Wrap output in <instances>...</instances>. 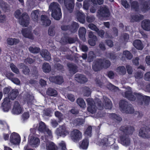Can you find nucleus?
Masks as SVG:
<instances>
[{"label": "nucleus", "mask_w": 150, "mask_h": 150, "mask_svg": "<svg viewBox=\"0 0 150 150\" xmlns=\"http://www.w3.org/2000/svg\"><path fill=\"white\" fill-rule=\"evenodd\" d=\"M86 33V30L85 28L81 27L79 28V36L80 38L84 41L86 40L85 35Z\"/></svg>", "instance_id": "nucleus-27"}, {"label": "nucleus", "mask_w": 150, "mask_h": 150, "mask_svg": "<svg viewBox=\"0 0 150 150\" xmlns=\"http://www.w3.org/2000/svg\"><path fill=\"white\" fill-rule=\"evenodd\" d=\"M39 14V12L38 10H35L32 12L31 13V16L32 19L34 21H37Z\"/></svg>", "instance_id": "nucleus-38"}, {"label": "nucleus", "mask_w": 150, "mask_h": 150, "mask_svg": "<svg viewBox=\"0 0 150 150\" xmlns=\"http://www.w3.org/2000/svg\"><path fill=\"white\" fill-rule=\"evenodd\" d=\"M77 103L79 106L83 108L86 107V104L84 100L82 98H79L76 100Z\"/></svg>", "instance_id": "nucleus-43"}, {"label": "nucleus", "mask_w": 150, "mask_h": 150, "mask_svg": "<svg viewBox=\"0 0 150 150\" xmlns=\"http://www.w3.org/2000/svg\"><path fill=\"white\" fill-rule=\"evenodd\" d=\"M121 110L126 113H132L134 112V110L131 105L125 100H122L119 103Z\"/></svg>", "instance_id": "nucleus-8"}, {"label": "nucleus", "mask_w": 150, "mask_h": 150, "mask_svg": "<svg viewBox=\"0 0 150 150\" xmlns=\"http://www.w3.org/2000/svg\"><path fill=\"white\" fill-rule=\"evenodd\" d=\"M102 100V103L100 100L98 98H96L95 102H93L91 98H88L86 99V101L89 105L88 108V111L91 113H95L96 110V107L93 104L94 102L95 106H97L98 109L101 110L103 108L104 106L106 109H110L112 106V103L110 100L106 97L103 96Z\"/></svg>", "instance_id": "nucleus-1"}, {"label": "nucleus", "mask_w": 150, "mask_h": 150, "mask_svg": "<svg viewBox=\"0 0 150 150\" xmlns=\"http://www.w3.org/2000/svg\"><path fill=\"white\" fill-rule=\"evenodd\" d=\"M7 41L8 44L11 45H12L18 43L19 40L18 39L9 38L7 39Z\"/></svg>", "instance_id": "nucleus-32"}, {"label": "nucleus", "mask_w": 150, "mask_h": 150, "mask_svg": "<svg viewBox=\"0 0 150 150\" xmlns=\"http://www.w3.org/2000/svg\"><path fill=\"white\" fill-rule=\"evenodd\" d=\"M92 128L91 126L88 127L85 132L84 134L86 136L90 137L91 135V132Z\"/></svg>", "instance_id": "nucleus-50"}, {"label": "nucleus", "mask_w": 150, "mask_h": 150, "mask_svg": "<svg viewBox=\"0 0 150 150\" xmlns=\"http://www.w3.org/2000/svg\"><path fill=\"white\" fill-rule=\"evenodd\" d=\"M66 97L71 102H74L75 100L74 96L71 94H68Z\"/></svg>", "instance_id": "nucleus-62"}, {"label": "nucleus", "mask_w": 150, "mask_h": 150, "mask_svg": "<svg viewBox=\"0 0 150 150\" xmlns=\"http://www.w3.org/2000/svg\"><path fill=\"white\" fill-rule=\"evenodd\" d=\"M40 54L45 60L48 61L51 59L50 54L47 50H42L40 52Z\"/></svg>", "instance_id": "nucleus-25"}, {"label": "nucleus", "mask_w": 150, "mask_h": 150, "mask_svg": "<svg viewBox=\"0 0 150 150\" xmlns=\"http://www.w3.org/2000/svg\"><path fill=\"white\" fill-rule=\"evenodd\" d=\"M1 7L2 8L3 10L5 11H6L9 9V5L3 2L2 4L1 5Z\"/></svg>", "instance_id": "nucleus-56"}, {"label": "nucleus", "mask_w": 150, "mask_h": 150, "mask_svg": "<svg viewBox=\"0 0 150 150\" xmlns=\"http://www.w3.org/2000/svg\"><path fill=\"white\" fill-rule=\"evenodd\" d=\"M144 78L146 81H150V71L147 72L145 74Z\"/></svg>", "instance_id": "nucleus-64"}, {"label": "nucleus", "mask_w": 150, "mask_h": 150, "mask_svg": "<svg viewBox=\"0 0 150 150\" xmlns=\"http://www.w3.org/2000/svg\"><path fill=\"white\" fill-rule=\"evenodd\" d=\"M67 66L71 73L74 74L77 72V67L75 65L71 63H69L67 64Z\"/></svg>", "instance_id": "nucleus-35"}, {"label": "nucleus", "mask_w": 150, "mask_h": 150, "mask_svg": "<svg viewBox=\"0 0 150 150\" xmlns=\"http://www.w3.org/2000/svg\"><path fill=\"white\" fill-rule=\"evenodd\" d=\"M115 136L113 135L108 136L99 140L98 144L100 146H111L115 143Z\"/></svg>", "instance_id": "nucleus-7"}, {"label": "nucleus", "mask_w": 150, "mask_h": 150, "mask_svg": "<svg viewBox=\"0 0 150 150\" xmlns=\"http://www.w3.org/2000/svg\"><path fill=\"white\" fill-rule=\"evenodd\" d=\"M110 65V61L105 58L97 59L93 62L92 65L93 69L95 71H98L102 68H107Z\"/></svg>", "instance_id": "nucleus-4"}, {"label": "nucleus", "mask_w": 150, "mask_h": 150, "mask_svg": "<svg viewBox=\"0 0 150 150\" xmlns=\"http://www.w3.org/2000/svg\"><path fill=\"white\" fill-rule=\"evenodd\" d=\"M42 69L44 72L49 73L51 70V67L48 63L45 62L42 65Z\"/></svg>", "instance_id": "nucleus-29"}, {"label": "nucleus", "mask_w": 150, "mask_h": 150, "mask_svg": "<svg viewBox=\"0 0 150 150\" xmlns=\"http://www.w3.org/2000/svg\"><path fill=\"white\" fill-rule=\"evenodd\" d=\"M133 44L134 47L138 50H142L143 48L141 41L139 40H135Z\"/></svg>", "instance_id": "nucleus-30"}, {"label": "nucleus", "mask_w": 150, "mask_h": 150, "mask_svg": "<svg viewBox=\"0 0 150 150\" xmlns=\"http://www.w3.org/2000/svg\"><path fill=\"white\" fill-rule=\"evenodd\" d=\"M41 21L42 24L45 26H49L51 23V21L45 15H42L41 16Z\"/></svg>", "instance_id": "nucleus-24"}, {"label": "nucleus", "mask_w": 150, "mask_h": 150, "mask_svg": "<svg viewBox=\"0 0 150 150\" xmlns=\"http://www.w3.org/2000/svg\"><path fill=\"white\" fill-rule=\"evenodd\" d=\"M10 67L11 70L14 73L18 74L20 73L18 69L13 63H11L10 64Z\"/></svg>", "instance_id": "nucleus-44"}, {"label": "nucleus", "mask_w": 150, "mask_h": 150, "mask_svg": "<svg viewBox=\"0 0 150 150\" xmlns=\"http://www.w3.org/2000/svg\"><path fill=\"white\" fill-rule=\"evenodd\" d=\"M150 8V1H148L145 2L142 8L143 11H146Z\"/></svg>", "instance_id": "nucleus-42"}, {"label": "nucleus", "mask_w": 150, "mask_h": 150, "mask_svg": "<svg viewBox=\"0 0 150 150\" xmlns=\"http://www.w3.org/2000/svg\"><path fill=\"white\" fill-rule=\"evenodd\" d=\"M75 79L76 81L81 83H85L88 81L87 79L84 75L78 74L75 75Z\"/></svg>", "instance_id": "nucleus-22"}, {"label": "nucleus", "mask_w": 150, "mask_h": 150, "mask_svg": "<svg viewBox=\"0 0 150 150\" xmlns=\"http://www.w3.org/2000/svg\"><path fill=\"white\" fill-rule=\"evenodd\" d=\"M21 141V138L19 135L17 133H13L10 136V141L12 144H18Z\"/></svg>", "instance_id": "nucleus-15"}, {"label": "nucleus", "mask_w": 150, "mask_h": 150, "mask_svg": "<svg viewBox=\"0 0 150 150\" xmlns=\"http://www.w3.org/2000/svg\"><path fill=\"white\" fill-rule=\"evenodd\" d=\"M88 140L87 139H84L80 144V148L83 149H87L88 145Z\"/></svg>", "instance_id": "nucleus-33"}, {"label": "nucleus", "mask_w": 150, "mask_h": 150, "mask_svg": "<svg viewBox=\"0 0 150 150\" xmlns=\"http://www.w3.org/2000/svg\"><path fill=\"white\" fill-rule=\"evenodd\" d=\"M21 12L20 10H17L15 13V16L19 19V23L23 26L26 27L28 25L29 18L28 14L24 13L21 16Z\"/></svg>", "instance_id": "nucleus-6"}, {"label": "nucleus", "mask_w": 150, "mask_h": 150, "mask_svg": "<svg viewBox=\"0 0 150 150\" xmlns=\"http://www.w3.org/2000/svg\"><path fill=\"white\" fill-rule=\"evenodd\" d=\"M39 139L37 137L33 136L30 134L29 137L28 144H30L33 147H36L40 144Z\"/></svg>", "instance_id": "nucleus-14"}, {"label": "nucleus", "mask_w": 150, "mask_h": 150, "mask_svg": "<svg viewBox=\"0 0 150 150\" xmlns=\"http://www.w3.org/2000/svg\"><path fill=\"white\" fill-rule=\"evenodd\" d=\"M116 71L119 74L123 75L126 73V70L123 66H120L117 68L115 69Z\"/></svg>", "instance_id": "nucleus-28"}, {"label": "nucleus", "mask_w": 150, "mask_h": 150, "mask_svg": "<svg viewBox=\"0 0 150 150\" xmlns=\"http://www.w3.org/2000/svg\"><path fill=\"white\" fill-rule=\"evenodd\" d=\"M19 94L18 90L17 89H12L10 91L8 95V97L4 99L3 103L2 104L1 108L4 112L8 111L11 108V101L10 99L14 100Z\"/></svg>", "instance_id": "nucleus-3"}, {"label": "nucleus", "mask_w": 150, "mask_h": 150, "mask_svg": "<svg viewBox=\"0 0 150 150\" xmlns=\"http://www.w3.org/2000/svg\"><path fill=\"white\" fill-rule=\"evenodd\" d=\"M23 108L19 102L15 101L13 103V107L12 109V112L14 114L19 115L23 111Z\"/></svg>", "instance_id": "nucleus-12"}, {"label": "nucleus", "mask_w": 150, "mask_h": 150, "mask_svg": "<svg viewBox=\"0 0 150 150\" xmlns=\"http://www.w3.org/2000/svg\"><path fill=\"white\" fill-rule=\"evenodd\" d=\"M59 145L60 148H61L62 150H66V144L64 141H62L59 144Z\"/></svg>", "instance_id": "nucleus-63"}, {"label": "nucleus", "mask_w": 150, "mask_h": 150, "mask_svg": "<svg viewBox=\"0 0 150 150\" xmlns=\"http://www.w3.org/2000/svg\"><path fill=\"white\" fill-rule=\"evenodd\" d=\"M100 15L103 17H109L110 15V12L108 8L105 6L102 7L99 10Z\"/></svg>", "instance_id": "nucleus-21"}, {"label": "nucleus", "mask_w": 150, "mask_h": 150, "mask_svg": "<svg viewBox=\"0 0 150 150\" xmlns=\"http://www.w3.org/2000/svg\"><path fill=\"white\" fill-rule=\"evenodd\" d=\"M55 30L54 28L52 27H50L49 29L48 33V34L51 36H53L55 34Z\"/></svg>", "instance_id": "nucleus-53"}, {"label": "nucleus", "mask_w": 150, "mask_h": 150, "mask_svg": "<svg viewBox=\"0 0 150 150\" xmlns=\"http://www.w3.org/2000/svg\"><path fill=\"white\" fill-rule=\"evenodd\" d=\"M123 54L128 59H131L133 57V56L131 53L128 51H124L123 52Z\"/></svg>", "instance_id": "nucleus-47"}, {"label": "nucleus", "mask_w": 150, "mask_h": 150, "mask_svg": "<svg viewBox=\"0 0 150 150\" xmlns=\"http://www.w3.org/2000/svg\"><path fill=\"white\" fill-rule=\"evenodd\" d=\"M83 92L84 96L86 97L89 96L91 93V89L88 87L86 86L83 87Z\"/></svg>", "instance_id": "nucleus-39"}, {"label": "nucleus", "mask_w": 150, "mask_h": 150, "mask_svg": "<svg viewBox=\"0 0 150 150\" xmlns=\"http://www.w3.org/2000/svg\"><path fill=\"white\" fill-rule=\"evenodd\" d=\"M65 6L70 13L72 12L74 6V0H64Z\"/></svg>", "instance_id": "nucleus-16"}, {"label": "nucleus", "mask_w": 150, "mask_h": 150, "mask_svg": "<svg viewBox=\"0 0 150 150\" xmlns=\"http://www.w3.org/2000/svg\"><path fill=\"white\" fill-rule=\"evenodd\" d=\"M127 90L125 92L122 93V96L131 101H134L136 98H137L139 103L141 105H148L150 101V97L143 96L141 93H132L131 88L127 86L123 87Z\"/></svg>", "instance_id": "nucleus-2"}, {"label": "nucleus", "mask_w": 150, "mask_h": 150, "mask_svg": "<svg viewBox=\"0 0 150 150\" xmlns=\"http://www.w3.org/2000/svg\"><path fill=\"white\" fill-rule=\"evenodd\" d=\"M49 10L52 11V16L55 19L59 20L62 17L61 10L59 4L53 2L49 6Z\"/></svg>", "instance_id": "nucleus-5"}, {"label": "nucleus", "mask_w": 150, "mask_h": 150, "mask_svg": "<svg viewBox=\"0 0 150 150\" xmlns=\"http://www.w3.org/2000/svg\"><path fill=\"white\" fill-rule=\"evenodd\" d=\"M121 4L122 6L125 8H127L129 6L128 3L126 0H121Z\"/></svg>", "instance_id": "nucleus-61"}, {"label": "nucleus", "mask_w": 150, "mask_h": 150, "mask_svg": "<svg viewBox=\"0 0 150 150\" xmlns=\"http://www.w3.org/2000/svg\"><path fill=\"white\" fill-rule=\"evenodd\" d=\"M55 133L58 136L64 137L69 134V130L66 126L63 125L57 129Z\"/></svg>", "instance_id": "nucleus-11"}, {"label": "nucleus", "mask_w": 150, "mask_h": 150, "mask_svg": "<svg viewBox=\"0 0 150 150\" xmlns=\"http://www.w3.org/2000/svg\"><path fill=\"white\" fill-rule=\"evenodd\" d=\"M110 117L112 119L115 120L119 121H121L122 120L121 117L115 114H111L110 115Z\"/></svg>", "instance_id": "nucleus-48"}, {"label": "nucleus", "mask_w": 150, "mask_h": 150, "mask_svg": "<svg viewBox=\"0 0 150 150\" xmlns=\"http://www.w3.org/2000/svg\"><path fill=\"white\" fill-rule=\"evenodd\" d=\"M91 1L94 5H101L104 2V0H91Z\"/></svg>", "instance_id": "nucleus-58"}, {"label": "nucleus", "mask_w": 150, "mask_h": 150, "mask_svg": "<svg viewBox=\"0 0 150 150\" xmlns=\"http://www.w3.org/2000/svg\"><path fill=\"white\" fill-rule=\"evenodd\" d=\"M134 76L136 79H139L143 76V74L140 72H137L134 74Z\"/></svg>", "instance_id": "nucleus-57"}, {"label": "nucleus", "mask_w": 150, "mask_h": 150, "mask_svg": "<svg viewBox=\"0 0 150 150\" xmlns=\"http://www.w3.org/2000/svg\"><path fill=\"white\" fill-rule=\"evenodd\" d=\"M76 41V40L73 38L67 37L66 38L65 42L70 44H71L74 43Z\"/></svg>", "instance_id": "nucleus-55"}, {"label": "nucleus", "mask_w": 150, "mask_h": 150, "mask_svg": "<svg viewBox=\"0 0 150 150\" xmlns=\"http://www.w3.org/2000/svg\"><path fill=\"white\" fill-rule=\"evenodd\" d=\"M72 139L74 142H76L81 140L82 137V134L78 129H75L72 131L71 133Z\"/></svg>", "instance_id": "nucleus-10"}, {"label": "nucleus", "mask_w": 150, "mask_h": 150, "mask_svg": "<svg viewBox=\"0 0 150 150\" xmlns=\"http://www.w3.org/2000/svg\"><path fill=\"white\" fill-rule=\"evenodd\" d=\"M41 139L43 141L41 146L44 148L46 146L47 150H57V146L53 142L49 141L45 136H42Z\"/></svg>", "instance_id": "nucleus-9"}, {"label": "nucleus", "mask_w": 150, "mask_h": 150, "mask_svg": "<svg viewBox=\"0 0 150 150\" xmlns=\"http://www.w3.org/2000/svg\"><path fill=\"white\" fill-rule=\"evenodd\" d=\"M47 93L48 95L51 96H55L57 94V92L56 90L51 88H48Z\"/></svg>", "instance_id": "nucleus-41"}, {"label": "nucleus", "mask_w": 150, "mask_h": 150, "mask_svg": "<svg viewBox=\"0 0 150 150\" xmlns=\"http://www.w3.org/2000/svg\"><path fill=\"white\" fill-rule=\"evenodd\" d=\"M140 19L139 14L134 15L131 16V21L132 22L137 21Z\"/></svg>", "instance_id": "nucleus-51"}, {"label": "nucleus", "mask_w": 150, "mask_h": 150, "mask_svg": "<svg viewBox=\"0 0 150 150\" xmlns=\"http://www.w3.org/2000/svg\"><path fill=\"white\" fill-rule=\"evenodd\" d=\"M25 101L28 102H30L31 100L34 98V96L29 94H27L24 96Z\"/></svg>", "instance_id": "nucleus-49"}, {"label": "nucleus", "mask_w": 150, "mask_h": 150, "mask_svg": "<svg viewBox=\"0 0 150 150\" xmlns=\"http://www.w3.org/2000/svg\"><path fill=\"white\" fill-rule=\"evenodd\" d=\"M129 39V35L126 33L123 34L121 37V39L122 41H120V42H127Z\"/></svg>", "instance_id": "nucleus-45"}, {"label": "nucleus", "mask_w": 150, "mask_h": 150, "mask_svg": "<svg viewBox=\"0 0 150 150\" xmlns=\"http://www.w3.org/2000/svg\"><path fill=\"white\" fill-rule=\"evenodd\" d=\"M95 19L93 16H88L86 18V20L88 23H91L94 21Z\"/></svg>", "instance_id": "nucleus-59"}, {"label": "nucleus", "mask_w": 150, "mask_h": 150, "mask_svg": "<svg viewBox=\"0 0 150 150\" xmlns=\"http://www.w3.org/2000/svg\"><path fill=\"white\" fill-rule=\"evenodd\" d=\"M49 79L50 81L59 85L61 84L64 82L63 77L60 76H51Z\"/></svg>", "instance_id": "nucleus-20"}, {"label": "nucleus", "mask_w": 150, "mask_h": 150, "mask_svg": "<svg viewBox=\"0 0 150 150\" xmlns=\"http://www.w3.org/2000/svg\"><path fill=\"white\" fill-rule=\"evenodd\" d=\"M95 55L93 51H90L89 52L88 54V59L89 62L92 61L93 60V59L95 57Z\"/></svg>", "instance_id": "nucleus-54"}, {"label": "nucleus", "mask_w": 150, "mask_h": 150, "mask_svg": "<svg viewBox=\"0 0 150 150\" xmlns=\"http://www.w3.org/2000/svg\"><path fill=\"white\" fill-rule=\"evenodd\" d=\"M55 116L58 118L59 122H60L63 120L64 118L63 115L58 111H56L54 112Z\"/></svg>", "instance_id": "nucleus-40"}, {"label": "nucleus", "mask_w": 150, "mask_h": 150, "mask_svg": "<svg viewBox=\"0 0 150 150\" xmlns=\"http://www.w3.org/2000/svg\"><path fill=\"white\" fill-rule=\"evenodd\" d=\"M88 26L89 28L92 30L95 31L96 32H98L99 29L93 23H90L89 24Z\"/></svg>", "instance_id": "nucleus-52"}, {"label": "nucleus", "mask_w": 150, "mask_h": 150, "mask_svg": "<svg viewBox=\"0 0 150 150\" xmlns=\"http://www.w3.org/2000/svg\"><path fill=\"white\" fill-rule=\"evenodd\" d=\"M131 7L132 9L137 11L138 8V4L136 1H132V0H128Z\"/></svg>", "instance_id": "nucleus-37"}, {"label": "nucleus", "mask_w": 150, "mask_h": 150, "mask_svg": "<svg viewBox=\"0 0 150 150\" xmlns=\"http://www.w3.org/2000/svg\"><path fill=\"white\" fill-rule=\"evenodd\" d=\"M29 51L33 53H37L40 51V49L37 47H30L29 48Z\"/></svg>", "instance_id": "nucleus-46"}, {"label": "nucleus", "mask_w": 150, "mask_h": 150, "mask_svg": "<svg viewBox=\"0 0 150 150\" xmlns=\"http://www.w3.org/2000/svg\"><path fill=\"white\" fill-rule=\"evenodd\" d=\"M120 143L123 145L125 146H128L131 144L130 139L128 136L121 135L120 137Z\"/></svg>", "instance_id": "nucleus-18"}, {"label": "nucleus", "mask_w": 150, "mask_h": 150, "mask_svg": "<svg viewBox=\"0 0 150 150\" xmlns=\"http://www.w3.org/2000/svg\"><path fill=\"white\" fill-rule=\"evenodd\" d=\"M31 32V30L28 28L23 29L21 31L22 34L24 37L33 40L34 39V37Z\"/></svg>", "instance_id": "nucleus-19"}, {"label": "nucleus", "mask_w": 150, "mask_h": 150, "mask_svg": "<svg viewBox=\"0 0 150 150\" xmlns=\"http://www.w3.org/2000/svg\"><path fill=\"white\" fill-rule=\"evenodd\" d=\"M134 131V128L133 127L125 126L121 127L119 132L124 135H129L132 134Z\"/></svg>", "instance_id": "nucleus-13"}, {"label": "nucleus", "mask_w": 150, "mask_h": 150, "mask_svg": "<svg viewBox=\"0 0 150 150\" xmlns=\"http://www.w3.org/2000/svg\"><path fill=\"white\" fill-rule=\"evenodd\" d=\"M150 131L146 127H142L139 132V135L140 137L144 138L150 137Z\"/></svg>", "instance_id": "nucleus-17"}, {"label": "nucleus", "mask_w": 150, "mask_h": 150, "mask_svg": "<svg viewBox=\"0 0 150 150\" xmlns=\"http://www.w3.org/2000/svg\"><path fill=\"white\" fill-rule=\"evenodd\" d=\"M76 18L78 21L82 23L85 22V15L83 12L79 11L76 14Z\"/></svg>", "instance_id": "nucleus-26"}, {"label": "nucleus", "mask_w": 150, "mask_h": 150, "mask_svg": "<svg viewBox=\"0 0 150 150\" xmlns=\"http://www.w3.org/2000/svg\"><path fill=\"white\" fill-rule=\"evenodd\" d=\"M108 88L111 91H115L118 89V88L112 85L111 83H109L107 86Z\"/></svg>", "instance_id": "nucleus-60"}, {"label": "nucleus", "mask_w": 150, "mask_h": 150, "mask_svg": "<svg viewBox=\"0 0 150 150\" xmlns=\"http://www.w3.org/2000/svg\"><path fill=\"white\" fill-rule=\"evenodd\" d=\"M79 25L78 23L75 22H73L71 24V26H69V30L72 33L75 32L79 28Z\"/></svg>", "instance_id": "nucleus-31"}, {"label": "nucleus", "mask_w": 150, "mask_h": 150, "mask_svg": "<svg viewBox=\"0 0 150 150\" xmlns=\"http://www.w3.org/2000/svg\"><path fill=\"white\" fill-rule=\"evenodd\" d=\"M91 1L90 0H84L83 2V8L86 11L88 10L91 4Z\"/></svg>", "instance_id": "nucleus-34"}, {"label": "nucleus", "mask_w": 150, "mask_h": 150, "mask_svg": "<svg viewBox=\"0 0 150 150\" xmlns=\"http://www.w3.org/2000/svg\"><path fill=\"white\" fill-rule=\"evenodd\" d=\"M47 128L44 122L41 121L39 123L38 129L40 132H45Z\"/></svg>", "instance_id": "nucleus-36"}, {"label": "nucleus", "mask_w": 150, "mask_h": 150, "mask_svg": "<svg viewBox=\"0 0 150 150\" xmlns=\"http://www.w3.org/2000/svg\"><path fill=\"white\" fill-rule=\"evenodd\" d=\"M141 26L144 30L149 31L150 30V20L148 19L143 20L141 23Z\"/></svg>", "instance_id": "nucleus-23"}]
</instances>
